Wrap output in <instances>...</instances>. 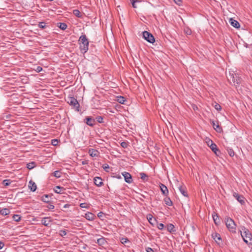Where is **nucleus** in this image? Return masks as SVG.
<instances>
[{
    "label": "nucleus",
    "mask_w": 252,
    "mask_h": 252,
    "mask_svg": "<svg viewBox=\"0 0 252 252\" xmlns=\"http://www.w3.org/2000/svg\"><path fill=\"white\" fill-rule=\"evenodd\" d=\"M80 49L81 52L85 53L88 50L89 41L85 35H82L79 39Z\"/></svg>",
    "instance_id": "f257e3e1"
},
{
    "label": "nucleus",
    "mask_w": 252,
    "mask_h": 252,
    "mask_svg": "<svg viewBox=\"0 0 252 252\" xmlns=\"http://www.w3.org/2000/svg\"><path fill=\"white\" fill-rule=\"evenodd\" d=\"M228 80L229 81H232L234 85L238 84L240 83V79L238 75L235 73L234 69H229L228 73H226Z\"/></svg>",
    "instance_id": "f03ea898"
},
{
    "label": "nucleus",
    "mask_w": 252,
    "mask_h": 252,
    "mask_svg": "<svg viewBox=\"0 0 252 252\" xmlns=\"http://www.w3.org/2000/svg\"><path fill=\"white\" fill-rule=\"evenodd\" d=\"M225 224L229 231L235 233L236 230V225L234 221L230 218L225 219Z\"/></svg>",
    "instance_id": "7ed1b4c3"
},
{
    "label": "nucleus",
    "mask_w": 252,
    "mask_h": 252,
    "mask_svg": "<svg viewBox=\"0 0 252 252\" xmlns=\"http://www.w3.org/2000/svg\"><path fill=\"white\" fill-rule=\"evenodd\" d=\"M241 235L244 242L248 244L252 239V235L248 229L244 228L241 231Z\"/></svg>",
    "instance_id": "20e7f679"
},
{
    "label": "nucleus",
    "mask_w": 252,
    "mask_h": 252,
    "mask_svg": "<svg viewBox=\"0 0 252 252\" xmlns=\"http://www.w3.org/2000/svg\"><path fill=\"white\" fill-rule=\"evenodd\" d=\"M143 37L147 41L151 43H153L155 41L153 35L147 31L143 32Z\"/></svg>",
    "instance_id": "39448f33"
},
{
    "label": "nucleus",
    "mask_w": 252,
    "mask_h": 252,
    "mask_svg": "<svg viewBox=\"0 0 252 252\" xmlns=\"http://www.w3.org/2000/svg\"><path fill=\"white\" fill-rule=\"evenodd\" d=\"M67 102L71 105L73 106L75 108H78L79 107V104L77 100L73 97L68 98Z\"/></svg>",
    "instance_id": "423d86ee"
},
{
    "label": "nucleus",
    "mask_w": 252,
    "mask_h": 252,
    "mask_svg": "<svg viewBox=\"0 0 252 252\" xmlns=\"http://www.w3.org/2000/svg\"><path fill=\"white\" fill-rule=\"evenodd\" d=\"M125 180L126 183H131L132 182V176L128 172H124L122 173Z\"/></svg>",
    "instance_id": "0eeeda50"
},
{
    "label": "nucleus",
    "mask_w": 252,
    "mask_h": 252,
    "mask_svg": "<svg viewBox=\"0 0 252 252\" xmlns=\"http://www.w3.org/2000/svg\"><path fill=\"white\" fill-rule=\"evenodd\" d=\"M233 196L239 201L241 204H243L245 203L244 198L242 195H239L238 193L234 192Z\"/></svg>",
    "instance_id": "6e6552de"
},
{
    "label": "nucleus",
    "mask_w": 252,
    "mask_h": 252,
    "mask_svg": "<svg viewBox=\"0 0 252 252\" xmlns=\"http://www.w3.org/2000/svg\"><path fill=\"white\" fill-rule=\"evenodd\" d=\"M212 237L217 244H220L221 239L219 234L216 232L212 234Z\"/></svg>",
    "instance_id": "1a4fd4ad"
},
{
    "label": "nucleus",
    "mask_w": 252,
    "mask_h": 252,
    "mask_svg": "<svg viewBox=\"0 0 252 252\" xmlns=\"http://www.w3.org/2000/svg\"><path fill=\"white\" fill-rule=\"evenodd\" d=\"M84 217L87 220H90V221H92L94 220L95 216L94 214L88 212L85 214Z\"/></svg>",
    "instance_id": "9d476101"
},
{
    "label": "nucleus",
    "mask_w": 252,
    "mask_h": 252,
    "mask_svg": "<svg viewBox=\"0 0 252 252\" xmlns=\"http://www.w3.org/2000/svg\"><path fill=\"white\" fill-rule=\"evenodd\" d=\"M211 124L212 125L214 128L218 132L222 131V128L220 126L219 123L217 122L215 123L214 121H211Z\"/></svg>",
    "instance_id": "9b49d317"
},
{
    "label": "nucleus",
    "mask_w": 252,
    "mask_h": 252,
    "mask_svg": "<svg viewBox=\"0 0 252 252\" xmlns=\"http://www.w3.org/2000/svg\"><path fill=\"white\" fill-rule=\"evenodd\" d=\"M209 143H211L210 146L211 150L216 154L217 155V152L219 151L217 149V145L213 142V141L210 139H209Z\"/></svg>",
    "instance_id": "f8f14e48"
},
{
    "label": "nucleus",
    "mask_w": 252,
    "mask_h": 252,
    "mask_svg": "<svg viewBox=\"0 0 252 252\" xmlns=\"http://www.w3.org/2000/svg\"><path fill=\"white\" fill-rule=\"evenodd\" d=\"M51 222V219L50 217H45L42 219L41 220L42 224L45 226H48Z\"/></svg>",
    "instance_id": "ddd939ff"
},
{
    "label": "nucleus",
    "mask_w": 252,
    "mask_h": 252,
    "mask_svg": "<svg viewBox=\"0 0 252 252\" xmlns=\"http://www.w3.org/2000/svg\"><path fill=\"white\" fill-rule=\"evenodd\" d=\"M29 188L32 191H35V190L36 189V185L35 183L33 181L31 180L29 182Z\"/></svg>",
    "instance_id": "4468645a"
},
{
    "label": "nucleus",
    "mask_w": 252,
    "mask_h": 252,
    "mask_svg": "<svg viewBox=\"0 0 252 252\" xmlns=\"http://www.w3.org/2000/svg\"><path fill=\"white\" fill-rule=\"evenodd\" d=\"M89 154L92 157H98L99 155V152L98 151L91 149L89 150Z\"/></svg>",
    "instance_id": "2eb2a0df"
},
{
    "label": "nucleus",
    "mask_w": 252,
    "mask_h": 252,
    "mask_svg": "<svg viewBox=\"0 0 252 252\" xmlns=\"http://www.w3.org/2000/svg\"><path fill=\"white\" fill-rule=\"evenodd\" d=\"M94 183L95 185L98 187L101 186L103 184L101 178L98 177H95L94 178Z\"/></svg>",
    "instance_id": "dca6fc26"
},
{
    "label": "nucleus",
    "mask_w": 252,
    "mask_h": 252,
    "mask_svg": "<svg viewBox=\"0 0 252 252\" xmlns=\"http://www.w3.org/2000/svg\"><path fill=\"white\" fill-rule=\"evenodd\" d=\"M229 22L230 23V24L234 28H240V24L236 20H235L233 19L232 18H231L229 20Z\"/></svg>",
    "instance_id": "f3484780"
},
{
    "label": "nucleus",
    "mask_w": 252,
    "mask_h": 252,
    "mask_svg": "<svg viewBox=\"0 0 252 252\" xmlns=\"http://www.w3.org/2000/svg\"><path fill=\"white\" fill-rule=\"evenodd\" d=\"M86 123L88 125L90 126H93L95 124V121L93 118H91L90 117H87L86 118Z\"/></svg>",
    "instance_id": "a211bd4d"
},
{
    "label": "nucleus",
    "mask_w": 252,
    "mask_h": 252,
    "mask_svg": "<svg viewBox=\"0 0 252 252\" xmlns=\"http://www.w3.org/2000/svg\"><path fill=\"white\" fill-rule=\"evenodd\" d=\"M116 100L120 103L124 104L126 99L124 96L120 95L116 97Z\"/></svg>",
    "instance_id": "6ab92c4d"
},
{
    "label": "nucleus",
    "mask_w": 252,
    "mask_h": 252,
    "mask_svg": "<svg viewBox=\"0 0 252 252\" xmlns=\"http://www.w3.org/2000/svg\"><path fill=\"white\" fill-rule=\"evenodd\" d=\"M147 220H148L149 222L152 225H154L155 221H156V220L155 219H153V216L151 214H148L147 216Z\"/></svg>",
    "instance_id": "aec40b11"
},
{
    "label": "nucleus",
    "mask_w": 252,
    "mask_h": 252,
    "mask_svg": "<svg viewBox=\"0 0 252 252\" xmlns=\"http://www.w3.org/2000/svg\"><path fill=\"white\" fill-rule=\"evenodd\" d=\"M160 189L163 194L166 195L168 193V190L167 187L163 184H161L160 186Z\"/></svg>",
    "instance_id": "412c9836"
},
{
    "label": "nucleus",
    "mask_w": 252,
    "mask_h": 252,
    "mask_svg": "<svg viewBox=\"0 0 252 252\" xmlns=\"http://www.w3.org/2000/svg\"><path fill=\"white\" fill-rule=\"evenodd\" d=\"M179 190L181 193L185 196H187V192L186 191V188L184 186H180L179 187Z\"/></svg>",
    "instance_id": "4be33fe9"
},
{
    "label": "nucleus",
    "mask_w": 252,
    "mask_h": 252,
    "mask_svg": "<svg viewBox=\"0 0 252 252\" xmlns=\"http://www.w3.org/2000/svg\"><path fill=\"white\" fill-rule=\"evenodd\" d=\"M63 190V188L60 186H56L54 189V191L57 193H62V191Z\"/></svg>",
    "instance_id": "5701e85b"
},
{
    "label": "nucleus",
    "mask_w": 252,
    "mask_h": 252,
    "mask_svg": "<svg viewBox=\"0 0 252 252\" xmlns=\"http://www.w3.org/2000/svg\"><path fill=\"white\" fill-rule=\"evenodd\" d=\"M10 213V211L9 209L7 208H4L2 209H0V214L2 215H8Z\"/></svg>",
    "instance_id": "b1692460"
},
{
    "label": "nucleus",
    "mask_w": 252,
    "mask_h": 252,
    "mask_svg": "<svg viewBox=\"0 0 252 252\" xmlns=\"http://www.w3.org/2000/svg\"><path fill=\"white\" fill-rule=\"evenodd\" d=\"M212 217L215 224H218L220 223V220L218 215L217 214H214Z\"/></svg>",
    "instance_id": "393cba45"
},
{
    "label": "nucleus",
    "mask_w": 252,
    "mask_h": 252,
    "mask_svg": "<svg viewBox=\"0 0 252 252\" xmlns=\"http://www.w3.org/2000/svg\"><path fill=\"white\" fill-rule=\"evenodd\" d=\"M35 166V163L34 162H31L27 164V167L29 169H33Z\"/></svg>",
    "instance_id": "a878e982"
},
{
    "label": "nucleus",
    "mask_w": 252,
    "mask_h": 252,
    "mask_svg": "<svg viewBox=\"0 0 252 252\" xmlns=\"http://www.w3.org/2000/svg\"><path fill=\"white\" fill-rule=\"evenodd\" d=\"M164 202H165V203L168 206H171L172 204V201L171 200V199L169 198H168V197L165 198L164 199Z\"/></svg>",
    "instance_id": "bb28decb"
},
{
    "label": "nucleus",
    "mask_w": 252,
    "mask_h": 252,
    "mask_svg": "<svg viewBox=\"0 0 252 252\" xmlns=\"http://www.w3.org/2000/svg\"><path fill=\"white\" fill-rule=\"evenodd\" d=\"M73 13L76 16L78 17H81L82 16L81 12L78 10H74Z\"/></svg>",
    "instance_id": "cd10ccee"
},
{
    "label": "nucleus",
    "mask_w": 252,
    "mask_h": 252,
    "mask_svg": "<svg viewBox=\"0 0 252 252\" xmlns=\"http://www.w3.org/2000/svg\"><path fill=\"white\" fill-rule=\"evenodd\" d=\"M213 106L215 107V108L217 110H220L221 109V106L216 102H214L213 104Z\"/></svg>",
    "instance_id": "c85d7f7f"
},
{
    "label": "nucleus",
    "mask_w": 252,
    "mask_h": 252,
    "mask_svg": "<svg viewBox=\"0 0 252 252\" xmlns=\"http://www.w3.org/2000/svg\"><path fill=\"white\" fill-rule=\"evenodd\" d=\"M167 229L170 232L174 231V226L172 224H169L167 225Z\"/></svg>",
    "instance_id": "c756f323"
},
{
    "label": "nucleus",
    "mask_w": 252,
    "mask_h": 252,
    "mask_svg": "<svg viewBox=\"0 0 252 252\" xmlns=\"http://www.w3.org/2000/svg\"><path fill=\"white\" fill-rule=\"evenodd\" d=\"M42 200L45 202H49L50 201V200L48 195H45L43 196L42 197Z\"/></svg>",
    "instance_id": "7c9ffc66"
},
{
    "label": "nucleus",
    "mask_w": 252,
    "mask_h": 252,
    "mask_svg": "<svg viewBox=\"0 0 252 252\" xmlns=\"http://www.w3.org/2000/svg\"><path fill=\"white\" fill-rule=\"evenodd\" d=\"M130 0L131 1V3H132L133 7L135 8H137L135 3L140 2L142 1V0Z\"/></svg>",
    "instance_id": "2f4dec72"
},
{
    "label": "nucleus",
    "mask_w": 252,
    "mask_h": 252,
    "mask_svg": "<svg viewBox=\"0 0 252 252\" xmlns=\"http://www.w3.org/2000/svg\"><path fill=\"white\" fill-rule=\"evenodd\" d=\"M59 28L62 30H64L66 29L67 25L65 23H60Z\"/></svg>",
    "instance_id": "473e14b6"
},
{
    "label": "nucleus",
    "mask_w": 252,
    "mask_h": 252,
    "mask_svg": "<svg viewBox=\"0 0 252 252\" xmlns=\"http://www.w3.org/2000/svg\"><path fill=\"white\" fill-rule=\"evenodd\" d=\"M54 175L57 178H60L61 176V172L59 171H55L54 172Z\"/></svg>",
    "instance_id": "72a5a7b5"
},
{
    "label": "nucleus",
    "mask_w": 252,
    "mask_h": 252,
    "mask_svg": "<svg viewBox=\"0 0 252 252\" xmlns=\"http://www.w3.org/2000/svg\"><path fill=\"white\" fill-rule=\"evenodd\" d=\"M228 153L230 157H233L234 156V152L232 149H229L227 150Z\"/></svg>",
    "instance_id": "f704fd0d"
},
{
    "label": "nucleus",
    "mask_w": 252,
    "mask_h": 252,
    "mask_svg": "<svg viewBox=\"0 0 252 252\" xmlns=\"http://www.w3.org/2000/svg\"><path fill=\"white\" fill-rule=\"evenodd\" d=\"M141 178L144 181H146L147 180V176L143 173H141L140 174Z\"/></svg>",
    "instance_id": "c9c22d12"
},
{
    "label": "nucleus",
    "mask_w": 252,
    "mask_h": 252,
    "mask_svg": "<svg viewBox=\"0 0 252 252\" xmlns=\"http://www.w3.org/2000/svg\"><path fill=\"white\" fill-rule=\"evenodd\" d=\"M80 207H81L82 208H86V209H89L90 207V205H87L86 203H81L80 204Z\"/></svg>",
    "instance_id": "e433bc0d"
},
{
    "label": "nucleus",
    "mask_w": 252,
    "mask_h": 252,
    "mask_svg": "<svg viewBox=\"0 0 252 252\" xmlns=\"http://www.w3.org/2000/svg\"><path fill=\"white\" fill-rule=\"evenodd\" d=\"M13 218L16 221H19L20 220V219H21L19 215H13Z\"/></svg>",
    "instance_id": "4c0bfd02"
},
{
    "label": "nucleus",
    "mask_w": 252,
    "mask_h": 252,
    "mask_svg": "<svg viewBox=\"0 0 252 252\" xmlns=\"http://www.w3.org/2000/svg\"><path fill=\"white\" fill-rule=\"evenodd\" d=\"M38 27L41 28V29H44L45 26H46V25H45V23L43 22H40L39 24H38Z\"/></svg>",
    "instance_id": "58836bf2"
},
{
    "label": "nucleus",
    "mask_w": 252,
    "mask_h": 252,
    "mask_svg": "<svg viewBox=\"0 0 252 252\" xmlns=\"http://www.w3.org/2000/svg\"><path fill=\"white\" fill-rule=\"evenodd\" d=\"M10 180H4L3 181V185L5 186H8L10 185Z\"/></svg>",
    "instance_id": "ea45409f"
},
{
    "label": "nucleus",
    "mask_w": 252,
    "mask_h": 252,
    "mask_svg": "<svg viewBox=\"0 0 252 252\" xmlns=\"http://www.w3.org/2000/svg\"><path fill=\"white\" fill-rule=\"evenodd\" d=\"M158 227L159 229L162 230L164 228V225L162 223H159L158 224Z\"/></svg>",
    "instance_id": "a19ab883"
},
{
    "label": "nucleus",
    "mask_w": 252,
    "mask_h": 252,
    "mask_svg": "<svg viewBox=\"0 0 252 252\" xmlns=\"http://www.w3.org/2000/svg\"><path fill=\"white\" fill-rule=\"evenodd\" d=\"M175 3H176L177 4L180 5L182 4V0H173Z\"/></svg>",
    "instance_id": "79ce46f5"
},
{
    "label": "nucleus",
    "mask_w": 252,
    "mask_h": 252,
    "mask_svg": "<svg viewBox=\"0 0 252 252\" xmlns=\"http://www.w3.org/2000/svg\"><path fill=\"white\" fill-rule=\"evenodd\" d=\"M58 143V141L57 139H54V140H52V144L53 145H57Z\"/></svg>",
    "instance_id": "37998d69"
},
{
    "label": "nucleus",
    "mask_w": 252,
    "mask_h": 252,
    "mask_svg": "<svg viewBox=\"0 0 252 252\" xmlns=\"http://www.w3.org/2000/svg\"><path fill=\"white\" fill-rule=\"evenodd\" d=\"M147 252H155V251L151 248H147L146 249Z\"/></svg>",
    "instance_id": "c03bdc74"
},
{
    "label": "nucleus",
    "mask_w": 252,
    "mask_h": 252,
    "mask_svg": "<svg viewBox=\"0 0 252 252\" xmlns=\"http://www.w3.org/2000/svg\"><path fill=\"white\" fill-rule=\"evenodd\" d=\"M42 70V68L40 66H37L36 69V71L37 72H40Z\"/></svg>",
    "instance_id": "a18cd8bd"
},
{
    "label": "nucleus",
    "mask_w": 252,
    "mask_h": 252,
    "mask_svg": "<svg viewBox=\"0 0 252 252\" xmlns=\"http://www.w3.org/2000/svg\"><path fill=\"white\" fill-rule=\"evenodd\" d=\"M48 208L50 209V210H52V209H53L54 208V206L52 204H50L48 205Z\"/></svg>",
    "instance_id": "49530a36"
},
{
    "label": "nucleus",
    "mask_w": 252,
    "mask_h": 252,
    "mask_svg": "<svg viewBox=\"0 0 252 252\" xmlns=\"http://www.w3.org/2000/svg\"><path fill=\"white\" fill-rule=\"evenodd\" d=\"M103 213L102 212H99L97 214V216L99 217V218H101L103 217Z\"/></svg>",
    "instance_id": "de8ad7c7"
},
{
    "label": "nucleus",
    "mask_w": 252,
    "mask_h": 252,
    "mask_svg": "<svg viewBox=\"0 0 252 252\" xmlns=\"http://www.w3.org/2000/svg\"><path fill=\"white\" fill-rule=\"evenodd\" d=\"M103 168L104 170H106L107 169H108L109 168L108 165L107 164H106V165H104L103 166Z\"/></svg>",
    "instance_id": "09e8293b"
},
{
    "label": "nucleus",
    "mask_w": 252,
    "mask_h": 252,
    "mask_svg": "<svg viewBox=\"0 0 252 252\" xmlns=\"http://www.w3.org/2000/svg\"><path fill=\"white\" fill-rule=\"evenodd\" d=\"M3 246L4 244L2 242L0 241V250L3 247Z\"/></svg>",
    "instance_id": "8fccbe9b"
},
{
    "label": "nucleus",
    "mask_w": 252,
    "mask_h": 252,
    "mask_svg": "<svg viewBox=\"0 0 252 252\" xmlns=\"http://www.w3.org/2000/svg\"><path fill=\"white\" fill-rule=\"evenodd\" d=\"M127 241V240L126 238H123L122 239V243H126V242Z\"/></svg>",
    "instance_id": "3c124183"
},
{
    "label": "nucleus",
    "mask_w": 252,
    "mask_h": 252,
    "mask_svg": "<svg viewBox=\"0 0 252 252\" xmlns=\"http://www.w3.org/2000/svg\"><path fill=\"white\" fill-rule=\"evenodd\" d=\"M192 108H193L194 110H197V109H198L197 107L196 106H195V105H193L192 106Z\"/></svg>",
    "instance_id": "603ef678"
},
{
    "label": "nucleus",
    "mask_w": 252,
    "mask_h": 252,
    "mask_svg": "<svg viewBox=\"0 0 252 252\" xmlns=\"http://www.w3.org/2000/svg\"><path fill=\"white\" fill-rule=\"evenodd\" d=\"M70 205L68 204H65L64 205V208H67V207H68Z\"/></svg>",
    "instance_id": "864d4df0"
},
{
    "label": "nucleus",
    "mask_w": 252,
    "mask_h": 252,
    "mask_svg": "<svg viewBox=\"0 0 252 252\" xmlns=\"http://www.w3.org/2000/svg\"><path fill=\"white\" fill-rule=\"evenodd\" d=\"M126 145V143H124V142H123L122 143V146L123 147H125V145Z\"/></svg>",
    "instance_id": "5fc2aeb1"
},
{
    "label": "nucleus",
    "mask_w": 252,
    "mask_h": 252,
    "mask_svg": "<svg viewBox=\"0 0 252 252\" xmlns=\"http://www.w3.org/2000/svg\"><path fill=\"white\" fill-rule=\"evenodd\" d=\"M207 143L208 145L210 147L211 143H209V140L207 141Z\"/></svg>",
    "instance_id": "6e6d98bb"
},
{
    "label": "nucleus",
    "mask_w": 252,
    "mask_h": 252,
    "mask_svg": "<svg viewBox=\"0 0 252 252\" xmlns=\"http://www.w3.org/2000/svg\"><path fill=\"white\" fill-rule=\"evenodd\" d=\"M191 33L190 31H188L187 32V33L188 34H190Z\"/></svg>",
    "instance_id": "4d7b16f0"
},
{
    "label": "nucleus",
    "mask_w": 252,
    "mask_h": 252,
    "mask_svg": "<svg viewBox=\"0 0 252 252\" xmlns=\"http://www.w3.org/2000/svg\"><path fill=\"white\" fill-rule=\"evenodd\" d=\"M101 120H102V118H101V119H99V122H100Z\"/></svg>",
    "instance_id": "13d9d810"
},
{
    "label": "nucleus",
    "mask_w": 252,
    "mask_h": 252,
    "mask_svg": "<svg viewBox=\"0 0 252 252\" xmlns=\"http://www.w3.org/2000/svg\"><path fill=\"white\" fill-rule=\"evenodd\" d=\"M101 120H102V118H101V119H99V122H100Z\"/></svg>",
    "instance_id": "bf43d9fd"
},
{
    "label": "nucleus",
    "mask_w": 252,
    "mask_h": 252,
    "mask_svg": "<svg viewBox=\"0 0 252 252\" xmlns=\"http://www.w3.org/2000/svg\"><path fill=\"white\" fill-rule=\"evenodd\" d=\"M101 120H102V118H101V119H99V122H100Z\"/></svg>",
    "instance_id": "052dcab7"
}]
</instances>
